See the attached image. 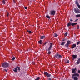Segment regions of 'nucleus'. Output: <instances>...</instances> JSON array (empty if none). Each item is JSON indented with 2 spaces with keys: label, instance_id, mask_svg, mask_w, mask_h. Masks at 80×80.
<instances>
[{
  "label": "nucleus",
  "instance_id": "f03ea898",
  "mask_svg": "<svg viewBox=\"0 0 80 80\" xmlns=\"http://www.w3.org/2000/svg\"><path fill=\"white\" fill-rule=\"evenodd\" d=\"M2 66L4 68H7L8 66V63L7 62H4L2 64Z\"/></svg>",
  "mask_w": 80,
  "mask_h": 80
},
{
  "label": "nucleus",
  "instance_id": "20e7f679",
  "mask_svg": "<svg viewBox=\"0 0 80 80\" xmlns=\"http://www.w3.org/2000/svg\"><path fill=\"white\" fill-rule=\"evenodd\" d=\"M77 25V23H72L70 22L68 23L67 26L68 27H69V26H71V25H72V26H74V25Z\"/></svg>",
  "mask_w": 80,
  "mask_h": 80
},
{
  "label": "nucleus",
  "instance_id": "5701e85b",
  "mask_svg": "<svg viewBox=\"0 0 80 80\" xmlns=\"http://www.w3.org/2000/svg\"><path fill=\"white\" fill-rule=\"evenodd\" d=\"M46 18H49V19H50V17L48 15H47L46 16Z\"/></svg>",
  "mask_w": 80,
  "mask_h": 80
},
{
  "label": "nucleus",
  "instance_id": "4c0bfd02",
  "mask_svg": "<svg viewBox=\"0 0 80 80\" xmlns=\"http://www.w3.org/2000/svg\"><path fill=\"white\" fill-rule=\"evenodd\" d=\"M70 22H73V19H70Z\"/></svg>",
  "mask_w": 80,
  "mask_h": 80
},
{
  "label": "nucleus",
  "instance_id": "a878e982",
  "mask_svg": "<svg viewBox=\"0 0 80 80\" xmlns=\"http://www.w3.org/2000/svg\"><path fill=\"white\" fill-rule=\"evenodd\" d=\"M68 34V33L67 32H66L64 34V35H65V37H67V36Z\"/></svg>",
  "mask_w": 80,
  "mask_h": 80
},
{
  "label": "nucleus",
  "instance_id": "1a4fd4ad",
  "mask_svg": "<svg viewBox=\"0 0 80 80\" xmlns=\"http://www.w3.org/2000/svg\"><path fill=\"white\" fill-rule=\"evenodd\" d=\"M76 4L77 5L78 7V8L80 9V5H79V3H78V1L75 2Z\"/></svg>",
  "mask_w": 80,
  "mask_h": 80
},
{
  "label": "nucleus",
  "instance_id": "b1692460",
  "mask_svg": "<svg viewBox=\"0 0 80 80\" xmlns=\"http://www.w3.org/2000/svg\"><path fill=\"white\" fill-rule=\"evenodd\" d=\"M76 17L79 18L80 17V14H77L76 16Z\"/></svg>",
  "mask_w": 80,
  "mask_h": 80
},
{
  "label": "nucleus",
  "instance_id": "39448f33",
  "mask_svg": "<svg viewBox=\"0 0 80 80\" xmlns=\"http://www.w3.org/2000/svg\"><path fill=\"white\" fill-rule=\"evenodd\" d=\"M74 12L76 13H80V10L78 9V8L77 9H74Z\"/></svg>",
  "mask_w": 80,
  "mask_h": 80
},
{
  "label": "nucleus",
  "instance_id": "9b49d317",
  "mask_svg": "<svg viewBox=\"0 0 80 80\" xmlns=\"http://www.w3.org/2000/svg\"><path fill=\"white\" fill-rule=\"evenodd\" d=\"M72 57L74 58V59L75 58H77V56L76 55H73Z\"/></svg>",
  "mask_w": 80,
  "mask_h": 80
},
{
  "label": "nucleus",
  "instance_id": "a19ab883",
  "mask_svg": "<svg viewBox=\"0 0 80 80\" xmlns=\"http://www.w3.org/2000/svg\"><path fill=\"white\" fill-rule=\"evenodd\" d=\"M65 39H63V40H62V41H63V42H64V41H65Z\"/></svg>",
  "mask_w": 80,
  "mask_h": 80
},
{
  "label": "nucleus",
  "instance_id": "393cba45",
  "mask_svg": "<svg viewBox=\"0 0 80 80\" xmlns=\"http://www.w3.org/2000/svg\"><path fill=\"white\" fill-rule=\"evenodd\" d=\"M2 2L3 4H4V5L5 4V0H3Z\"/></svg>",
  "mask_w": 80,
  "mask_h": 80
},
{
  "label": "nucleus",
  "instance_id": "9d476101",
  "mask_svg": "<svg viewBox=\"0 0 80 80\" xmlns=\"http://www.w3.org/2000/svg\"><path fill=\"white\" fill-rule=\"evenodd\" d=\"M18 70V68H14V69L13 70V71L14 72H17V70Z\"/></svg>",
  "mask_w": 80,
  "mask_h": 80
},
{
  "label": "nucleus",
  "instance_id": "f704fd0d",
  "mask_svg": "<svg viewBox=\"0 0 80 80\" xmlns=\"http://www.w3.org/2000/svg\"><path fill=\"white\" fill-rule=\"evenodd\" d=\"M48 54H50V53H51V52H50V51H48Z\"/></svg>",
  "mask_w": 80,
  "mask_h": 80
},
{
  "label": "nucleus",
  "instance_id": "2f4dec72",
  "mask_svg": "<svg viewBox=\"0 0 80 80\" xmlns=\"http://www.w3.org/2000/svg\"><path fill=\"white\" fill-rule=\"evenodd\" d=\"M17 68H18V70L19 71V70H20V67H17Z\"/></svg>",
  "mask_w": 80,
  "mask_h": 80
},
{
  "label": "nucleus",
  "instance_id": "0eeeda50",
  "mask_svg": "<svg viewBox=\"0 0 80 80\" xmlns=\"http://www.w3.org/2000/svg\"><path fill=\"white\" fill-rule=\"evenodd\" d=\"M50 45L49 47L48 48V51H50L51 49H52V45H53V44L52 43H50Z\"/></svg>",
  "mask_w": 80,
  "mask_h": 80
},
{
  "label": "nucleus",
  "instance_id": "2eb2a0df",
  "mask_svg": "<svg viewBox=\"0 0 80 80\" xmlns=\"http://www.w3.org/2000/svg\"><path fill=\"white\" fill-rule=\"evenodd\" d=\"M65 62H66V63H69V62H70L69 60H65Z\"/></svg>",
  "mask_w": 80,
  "mask_h": 80
},
{
  "label": "nucleus",
  "instance_id": "c756f323",
  "mask_svg": "<svg viewBox=\"0 0 80 80\" xmlns=\"http://www.w3.org/2000/svg\"><path fill=\"white\" fill-rule=\"evenodd\" d=\"M28 32H29V33H32V31H28Z\"/></svg>",
  "mask_w": 80,
  "mask_h": 80
},
{
  "label": "nucleus",
  "instance_id": "4468645a",
  "mask_svg": "<svg viewBox=\"0 0 80 80\" xmlns=\"http://www.w3.org/2000/svg\"><path fill=\"white\" fill-rule=\"evenodd\" d=\"M44 38H45V36H43L40 37V39H43Z\"/></svg>",
  "mask_w": 80,
  "mask_h": 80
},
{
  "label": "nucleus",
  "instance_id": "412c9836",
  "mask_svg": "<svg viewBox=\"0 0 80 80\" xmlns=\"http://www.w3.org/2000/svg\"><path fill=\"white\" fill-rule=\"evenodd\" d=\"M69 45L68 44H65V46L67 48H68V47Z\"/></svg>",
  "mask_w": 80,
  "mask_h": 80
},
{
  "label": "nucleus",
  "instance_id": "e433bc0d",
  "mask_svg": "<svg viewBox=\"0 0 80 80\" xmlns=\"http://www.w3.org/2000/svg\"><path fill=\"white\" fill-rule=\"evenodd\" d=\"M78 73H80V70H78Z\"/></svg>",
  "mask_w": 80,
  "mask_h": 80
},
{
  "label": "nucleus",
  "instance_id": "7c9ffc66",
  "mask_svg": "<svg viewBox=\"0 0 80 80\" xmlns=\"http://www.w3.org/2000/svg\"><path fill=\"white\" fill-rule=\"evenodd\" d=\"M3 70H5V72H7L8 71V70L7 69H3Z\"/></svg>",
  "mask_w": 80,
  "mask_h": 80
},
{
  "label": "nucleus",
  "instance_id": "79ce46f5",
  "mask_svg": "<svg viewBox=\"0 0 80 80\" xmlns=\"http://www.w3.org/2000/svg\"><path fill=\"white\" fill-rule=\"evenodd\" d=\"M49 80H51V78H50Z\"/></svg>",
  "mask_w": 80,
  "mask_h": 80
},
{
  "label": "nucleus",
  "instance_id": "f3484780",
  "mask_svg": "<svg viewBox=\"0 0 80 80\" xmlns=\"http://www.w3.org/2000/svg\"><path fill=\"white\" fill-rule=\"evenodd\" d=\"M42 40H40L38 42V43H40L41 44H42Z\"/></svg>",
  "mask_w": 80,
  "mask_h": 80
},
{
  "label": "nucleus",
  "instance_id": "423d86ee",
  "mask_svg": "<svg viewBox=\"0 0 80 80\" xmlns=\"http://www.w3.org/2000/svg\"><path fill=\"white\" fill-rule=\"evenodd\" d=\"M55 13V12L53 10H52L50 11V14L51 15H54Z\"/></svg>",
  "mask_w": 80,
  "mask_h": 80
},
{
  "label": "nucleus",
  "instance_id": "72a5a7b5",
  "mask_svg": "<svg viewBox=\"0 0 80 80\" xmlns=\"http://www.w3.org/2000/svg\"><path fill=\"white\" fill-rule=\"evenodd\" d=\"M9 15V13H8V12H7V17H8V15Z\"/></svg>",
  "mask_w": 80,
  "mask_h": 80
},
{
  "label": "nucleus",
  "instance_id": "473e14b6",
  "mask_svg": "<svg viewBox=\"0 0 80 80\" xmlns=\"http://www.w3.org/2000/svg\"><path fill=\"white\" fill-rule=\"evenodd\" d=\"M15 57H13L12 58V60H15Z\"/></svg>",
  "mask_w": 80,
  "mask_h": 80
},
{
  "label": "nucleus",
  "instance_id": "bb28decb",
  "mask_svg": "<svg viewBox=\"0 0 80 80\" xmlns=\"http://www.w3.org/2000/svg\"><path fill=\"white\" fill-rule=\"evenodd\" d=\"M35 80H40V77H38V78L35 79Z\"/></svg>",
  "mask_w": 80,
  "mask_h": 80
},
{
  "label": "nucleus",
  "instance_id": "4be33fe9",
  "mask_svg": "<svg viewBox=\"0 0 80 80\" xmlns=\"http://www.w3.org/2000/svg\"><path fill=\"white\" fill-rule=\"evenodd\" d=\"M48 72H44V75H46V76H47L48 75Z\"/></svg>",
  "mask_w": 80,
  "mask_h": 80
},
{
  "label": "nucleus",
  "instance_id": "c9c22d12",
  "mask_svg": "<svg viewBox=\"0 0 80 80\" xmlns=\"http://www.w3.org/2000/svg\"><path fill=\"white\" fill-rule=\"evenodd\" d=\"M77 21H78V19L75 20V21H74V22H77Z\"/></svg>",
  "mask_w": 80,
  "mask_h": 80
},
{
  "label": "nucleus",
  "instance_id": "58836bf2",
  "mask_svg": "<svg viewBox=\"0 0 80 80\" xmlns=\"http://www.w3.org/2000/svg\"><path fill=\"white\" fill-rule=\"evenodd\" d=\"M24 8L25 9H27L28 8H27V7H24Z\"/></svg>",
  "mask_w": 80,
  "mask_h": 80
},
{
  "label": "nucleus",
  "instance_id": "aec40b11",
  "mask_svg": "<svg viewBox=\"0 0 80 80\" xmlns=\"http://www.w3.org/2000/svg\"><path fill=\"white\" fill-rule=\"evenodd\" d=\"M65 42H63L62 43L61 45L62 46H63L64 45H65Z\"/></svg>",
  "mask_w": 80,
  "mask_h": 80
},
{
  "label": "nucleus",
  "instance_id": "ddd939ff",
  "mask_svg": "<svg viewBox=\"0 0 80 80\" xmlns=\"http://www.w3.org/2000/svg\"><path fill=\"white\" fill-rule=\"evenodd\" d=\"M76 47V44H74L72 45V48H74Z\"/></svg>",
  "mask_w": 80,
  "mask_h": 80
},
{
  "label": "nucleus",
  "instance_id": "cd10ccee",
  "mask_svg": "<svg viewBox=\"0 0 80 80\" xmlns=\"http://www.w3.org/2000/svg\"><path fill=\"white\" fill-rule=\"evenodd\" d=\"M79 28H80V27H79V26L78 25V26H77V29H79Z\"/></svg>",
  "mask_w": 80,
  "mask_h": 80
},
{
  "label": "nucleus",
  "instance_id": "6e6552de",
  "mask_svg": "<svg viewBox=\"0 0 80 80\" xmlns=\"http://www.w3.org/2000/svg\"><path fill=\"white\" fill-rule=\"evenodd\" d=\"M76 70H77V68H75L74 69H72V73H76Z\"/></svg>",
  "mask_w": 80,
  "mask_h": 80
},
{
  "label": "nucleus",
  "instance_id": "ea45409f",
  "mask_svg": "<svg viewBox=\"0 0 80 80\" xmlns=\"http://www.w3.org/2000/svg\"><path fill=\"white\" fill-rule=\"evenodd\" d=\"M13 3H15L16 2L15 0H13Z\"/></svg>",
  "mask_w": 80,
  "mask_h": 80
},
{
  "label": "nucleus",
  "instance_id": "f8f14e48",
  "mask_svg": "<svg viewBox=\"0 0 80 80\" xmlns=\"http://www.w3.org/2000/svg\"><path fill=\"white\" fill-rule=\"evenodd\" d=\"M80 63V58L78 59L77 62V64H79Z\"/></svg>",
  "mask_w": 80,
  "mask_h": 80
},
{
  "label": "nucleus",
  "instance_id": "6ab92c4d",
  "mask_svg": "<svg viewBox=\"0 0 80 80\" xmlns=\"http://www.w3.org/2000/svg\"><path fill=\"white\" fill-rule=\"evenodd\" d=\"M54 37H58V35L56 33H55L54 34Z\"/></svg>",
  "mask_w": 80,
  "mask_h": 80
},
{
  "label": "nucleus",
  "instance_id": "dca6fc26",
  "mask_svg": "<svg viewBox=\"0 0 80 80\" xmlns=\"http://www.w3.org/2000/svg\"><path fill=\"white\" fill-rule=\"evenodd\" d=\"M71 43V42H70V41H67V44H68V45H70V43Z\"/></svg>",
  "mask_w": 80,
  "mask_h": 80
},
{
  "label": "nucleus",
  "instance_id": "f257e3e1",
  "mask_svg": "<svg viewBox=\"0 0 80 80\" xmlns=\"http://www.w3.org/2000/svg\"><path fill=\"white\" fill-rule=\"evenodd\" d=\"M74 76H77L78 77L79 76V74L78 73H74L72 75V77L73 78L74 80H78V78L77 77H74Z\"/></svg>",
  "mask_w": 80,
  "mask_h": 80
},
{
  "label": "nucleus",
  "instance_id": "a211bd4d",
  "mask_svg": "<svg viewBox=\"0 0 80 80\" xmlns=\"http://www.w3.org/2000/svg\"><path fill=\"white\" fill-rule=\"evenodd\" d=\"M46 76L47 77H50L51 76V74L48 73Z\"/></svg>",
  "mask_w": 80,
  "mask_h": 80
},
{
  "label": "nucleus",
  "instance_id": "c85d7f7f",
  "mask_svg": "<svg viewBox=\"0 0 80 80\" xmlns=\"http://www.w3.org/2000/svg\"><path fill=\"white\" fill-rule=\"evenodd\" d=\"M80 41H79V42H78L77 43V45H78V44H80Z\"/></svg>",
  "mask_w": 80,
  "mask_h": 80
},
{
  "label": "nucleus",
  "instance_id": "7ed1b4c3",
  "mask_svg": "<svg viewBox=\"0 0 80 80\" xmlns=\"http://www.w3.org/2000/svg\"><path fill=\"white\" fill-rule=\"evenodd\" d=\"M54 57L55 58H56L58 59V58H62V56L60 54H56V55Z\"/></svg>",
  "mask_w": 80,
  "mask_h": 80
}]
</instances>
